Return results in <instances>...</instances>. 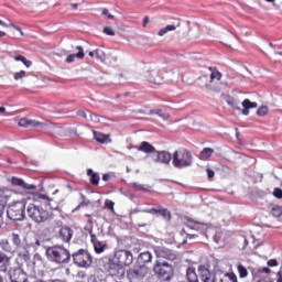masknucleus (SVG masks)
Wrapping results in <instances>:
<instances>
[{
  "label": "nucleus",
  "mask_w": 282,
  "mask_h": 282,
  "mask_svg": "<svg viewBox=\"0 0 282 282\" xmlns=\"http://www.w3.org/2000/svg\"><path fill=\"white\" fill-rule=\"evenodd\" d=\"M0 25H1V28H12V23H6V22H3V20H0Z\"/></svg>",
  "instance_id": "6e6d98bb"
},
{
  "label": "nucleus",
  "mask_w": 282,
  "mask_h": 282,
  "mask_svg": "<svg viewBox=\"0 0 282 282\" xmlns=\"http://www.w3.org/2000/svg\"><path fill=\"white\" fill-rule=\"evenodd\" d=\"M139 261L141 263H151V261H153V254L149 251L141 252L139 256Z\"/></svg>",
  "instance_id": "c85d7f7f"
},
{
  "label": "nucleus",
  "mask_w": 282,
  "mask_h": 282,
  "mask_svg": "<svg viewBox=\"0 0 282 282\" xmlns=\"http://www.w3.org/2000/svg\"><path fill=\"white\" fill-rule=\"evenodd\" d=\"M132 188L134 191H149V185L140 184V183H131Z\"/></svg>",
  "instance_id": "4c0bfd02"
},
{
  "label": "nucleus",
  "mask_w": 282,
  "mask_h": 282,
  "mask_svg": "<svg viewBox=\"0 0 282 282\" xmlns=\"http://www.w3.org/2000/svg\"><path fill=\"white\" fill-rule=\"evenodd\" d=\"M14 61H18V62L23 63V65H25V67H32V61H29V59L25 58V56H23V55H17V56H14Z\"/></svg>",
  "instance_id": "f704fd0d"
},
{
  "label": "nucleus",
  "mask_w": 282,
  "mask_h": 282,
  "mask_svg": "<svg viewBox=\"0 0 282 282\" xmlns=\"http://www.w3.org/2000/svg\"><path fill=\"white\" fill-rule=\"evenodd\" d=\"M76 50H78V54H80V53L85 54L83 46H76Z\"/></svg>",
  "instance_id": "0e129e2a"
},
{
  "label": "nucleus",
  "mask_w": 282,
  "mask_h": 282,
  "mask_svg": "<svg viewBox=\"0 0 282 282\" xmlns=\"http://www.w3.org/2000/svg\"><path fill=\"white\" fill-rule=\"evenodd\" d=\"M186 280L188 282H199V278L197 276V272L194 267H189L186 270Z\"/></svg>",
  "instance_id": "4be33fe9"
},
{
  "label": "nucleus",
  "mask_w": 282,
  "mask_h": 282,
  "mask_svg": "<svg viewBox=\"0 0 282 282\" xmlns=\"http://www.w3.org/2000/svg\"><path fill=\"white\" fill-rule=\"evenodd\" d=\"M101 14H104L105 17H108L109 19H113V15L109 13L108 9H104Z\"/></svg>",
  "instance_id": "5fc2aeb1"
},
{
  "label": "nucleus",
  "mask_w": 282,
  "mask_h": 282,
  "mask_svg": "<svg viewBox=\"0 0 282 282\" xmlns=\"http://www.w3.org/2000/svg\"><path fill=\"white\" fill-rule=\"evenodd\" d=\"M88 282H105V279L94 274L88 278Z\"/></svg>",
  "instance_id": "37998d69"
},
{
  "label": "nucleus",
  "mask_w": 282,
  "mask_h": 282,
  "mask_svg": "<svg viewBox=\"0 0 282 282\" xmlns=\"http://www.w3.org/2000/svg\"><path fill=\"white\" fill-rule=\"evenodd\" d=\"M95 139L99 144H107L108 142H111L109 134H105L102 132L94 131Z\"/></svg>",
  "instance_id": "393cba45"
},
{
  "label": "nucleus",
  "mask_w": 282,
  "mask_h": 282,
  "mask_svg": "<svg viewBox=\"0 0 282 282\" xmlns=\"http://www.w3.org/2000/svg\"><path fill=\"white\" fill-rule=\"evenodd\" d=\"M88 56H90V58H94L96 56V51H90L88 53Z\"/></svg>",
  "instance_id": "69168bd1"
},
{
  "label": "nucleus",
  "mask_w": 282,
  "mask_h": 282,
  "mask_svg": "<svg viewBox=\"0 0 282 282\" xmlns=\"http://www.w3.org/2000/svg\"><path fill=\"white\" fill-rule=\"evenodd\" d=\"M198 276L202 282H217V274L210 271L209 262L198 264Z\"/></svg>",
  "instance_id": "6e6552de"
},
{
  "label": "nucleus",
  "mask_w": 282,
  "mask_h": 282,
  "mask_svg": "<svg viewBox=\"0 0 282 282\" xmlns=\"http://www.w3.org/2000/svg\"><path fill=\"white\" fill-rule=\"evenodd\" d=\"M109 180H111V176L109 174H104L102 175V181L104 182H109Z\"/></svg>",
  "instance_id": "13d9d810"
},
{
  "label": "nucleus",
  "mask_w": 282,
  "mask_h": 282,
  "mask_svg": "<svg viewBox=\"0 0 282 282\" xmlns=\"http://www.w3.org/2000/svg\"><path fill=\"white\" fill-rule=\"evenodd\" d=\"M213 153H215L213 148H204L199 153V160H209L213 156Z\"/></svg>",
  "instance_id": "cd10ccee"
},
{
  "label": "nucleus",
  "mask_w": 282,
  "mask_h": 282,
  "mask_svg": "<svg viewBox=\"0 0 282 282\" xmlns=\"http://www.w3.org/2000/svg\"><path fill=\"white\" fill-rule=\"evenodd\" d=\"M104 263L105 270H113V268H122L124 265H131L133 263V253L129 250H118L115 253L113 260L109 257H105L99 260V264Z\"/></svg>",
  "instance_id": "f257e3e1"
},
{
  "label": "nucleus",
  "mask_w": 282,
  "mask_h": 282,
  "mask_svg": "<svg viewBox=\"0 0 282 282\" xmlns=\"http://www.w3.org/2000/svg\"><path fill=\"white\" fill-rule=\"evenodd\" d=\"M18 259L24 263H30V251L25 247L17 248Z\"/></svg>",
  "instance_id": "6ab92c4d"
},
{
  "label": "nucleus",
  "mask_w": 282,
  "mask_h": 282,
  "mask_svg": "<svg viewBox=\"0 0 282 282\" xmlns=\"http://www.w3.org/2000/svg\"><path fill=\"white\" fill-rule=\"evenodd\" d=\"M147 23H149V17H145L143 19V26L147 28Z\"/></svg>",
  "instance_id": "338daca9"
},
{
  "label": "nucleus",
  "mask_w": 282,
  "mask_h": 282,
  "mask_svg": "<svg viewBox=\"0 0 282 282\" xmlns=\"http://www.w3.org/2000/svg\"><path fill=\"white\" fill-rule=\"evenodd\" d=\"M19 126L20 127H24V128H30V127H33V128H36V127H45V123L43 122H40V121H36V120H32V119H28V118H22L20 119L19 121Z\"/></svg>",
  "instance_id": "f3484780"
},
{
  "label": "nucleus",
  "mask_w": 282,
  "mask_h": 282,
  "mask_svg": "<svg viewBox=\"0 0 282 282\" xmlns=\"http://www.w3.org/2000/svg\"><path fill=\"white\" fill-rule=\"evenodd\" d=\"M260 272H264L265 274H270V272H272V270H270V268L265 267L262 270H260Z\"/></svg>",
  "instance_id": "bf43d9fd"
},
{
  "label": "nucleus",
  "mask_w": 282,
  "mask_h": 282,
  "mask_svg": "<svg viewBox=\"0 0 282 282\" xmlns=\"http://www.w3.org/2000/svg\"><path fill=\"white\" fill-rule=\"evenodd\" d=\"M77 116H80L82 118H86L87 119V112H85V110L77 111Z\"/></svg>",
  "instance_id": "4d7b16f0"
},
{
  "label": "nucleus",
  "mask_w": 282,
  "mask_h": 282,
  "mask_svg": "<svg viewBox=\"0 0 282 282\" xmlns=\"http://www.w3.org/2000/svg\"><path fill=\"white\" fill-rule=\"evenodd\" d=\"M14 80H21V78H25V70H20L14 74L13 76Z\"/></svg>",
  "instance_id": "49530a36"
},
{
  "label": "nucleus",
  "mask_w": 282,
  "mask_h": 282,
  "mask_svg": "<svg viewBox=\"0 0 282 282\" xmlns=\"http://www.w3.org/2000/svg\"><path fill=\"white\" fill-rule=\"evenodd\" d=\"M177 28H180V22H177V24H169L163 29H160L159 31V36H164L165 34H169V32H175L177 30Z\"/></svg>",
  "instance_id": "bb28decb"
},
{
  "label": "nucleus",
  "mask_w": 282,
  "mask_h": 282,
  "mask_svg": "<svg viewBox=\"0 0 282 282\" xmlns=\"http://www.w3.org/2000/svg\"><path fill=\"white\" fill-rule=\"evenodd\" d=\"M39 199H41L44 204H47V206H50L51 210H58V206L55 205L54 206V200L52 198H50V196L45 195V194H40Z\"/></svg>",
  "instance_id": "b1692460"
},
{
  "label": "nucleus",
  "mask_w": 282,
  "mask_h": 282,
  "mask_svg": "<svg viewBox=\"0 0 282 282\" xmlns=\"http://www.w3.org/2000/svg\"><path fill=\"white\" fill-rule=\"evenodd\" d=\"M11 28H14V30H17L18 32H20L21 36H23V30H21V28L17 26V25H11Z\"/></svg>",
  "instance_id": "052dcab7"
},
{
  "label": "nucleus",
  "mask_w": 282,
  "mask_h": 282,
  "mask_svg": "<svg viewBox=\"0 0 282 282\" xmlns=\"http://www.w3.org/2000/svg\"><path fill=\"white\" fill-rule=\"evenodd\" d=\"M75 265L78 268H91L94 258L91 253L85 249H79L77 252L72 254Z\"/></svg>",
  "instance_id": "0eeeda50"
},
{
  "label": "nucleus",
  "mask_w": 282,
  "mask_h": 282,
  "mask_svg": "<svg viewBox=\"0 0 282 282\" xmlns=\"http://www.w3.org/2000/svg\"><path fill=\"white\" fill-rule=\"evenodd\" d=\"M87 175L88 177H90V184H93L94 186H98V184H100V175L94 172V170L88 169Z\"/></svg>",
  "instance_id": "a878e982"
},
{
  "label": "nucleus",
  "mask_w": 282,
  "mask_h": 282,
  "mask_svg": "<svg viewBox=\"0 0 282 282\" xmlns=\"http://www.w3.org/2000/svg\"><path fill=\"white\" fill-rule=\"evenodd\" d=\"M41 240H36L35 242H34V246H36V247H39V246H41Z\"/></svg>",
  "instance_id": "774afa93"
},
{
  "label": "nucleus",
  "mask_w": 282,
  "mask_h": 282,
  "mask_svg": "<svg viewBox=\"0 0 282 282\" xmlns=\"http://www.w3.org/2000/svg\"><path fill=\"white\" fill-rule=\"evenodd\" d=\"M271 215L273 217H282V207L281 206H273L271 208Z\"/></svg>",
  "instance_id": "e433bc0d"
},
{
  "label": "nucleus",
  "mask_w": 282,
  "mask_h": 282,
  "mask_svg": "<svg viewBox=\"0 0 282 282\" xmlns=\"http://www.w3.org/2000/svg\"><path fill=\"white\" fill-rule=\"evenodd\" d=\"M12 186H18V188H23L24 191H36V185H30L17 176L11 177Z\"/></svg>",
  "instance_id": "dca6fc26"
},
{
  "label": "nucleus",
  "mask_w": 282,
  "mask_h": 282,
  "mask_svg": "<svg viewBox=\"0 0 282 282\" xmlns=\"http://www.w3.org/2000/svg\"><path fill=\"white\" fill-rule=\"evenodd\" d=\"M26 215L35 224H45V221H50V219H54V214L43 209V207L36 204L28 205Z\"/></svg>",
  "instance_id": "7ed1b4c3"
},
{
  "label": "nucleus",
  "mask_w": 282,
  "mask_h": 282,
  "mask_svg": "<svg viewBox=\"0 0 282 282\" xmlns=\"http://www.w3.org/2000/svg\"><path fill=\"white\" fill-rule=\"evenodd\" d=\"M7 216L12 221H23L25 219V202L20 200L9 205Z\"/></svg>",
  "instance_id": "423d86ee"
},
{
  "label": "nucleus",
  "mask_w": 282,
  "mask_h": 282,
  "mask_svg": "<svg viewBox=\"0 0 282 282\" xmlns=\"http://www.w3.org/2000/svg\"><path fill=\"white\" fill-rule=\"evenodd\" d=\"M144 213H148L150 215H158V213H160V209H155L154 207H152L150 209H145Z\"/></svg>",
  "instance_id": "864d4df0"
},
{
  "label": "nucleus",
  "mask_w": 282,
  "mask_h": 282,
  "mask_svg": "<svg viewBox=\"0 0 282 282\" xmlns=\"http://www.w3.org/2000/svg\"><path fill=\"white\" fill-rule=\"evenodd\" d=\"M11 238H12L13 246H17V248H22L21 247V236H19L18 234H12Z\"/></svg>",
  "instance_id": "58836bf2"
},
{
  "label": "nucleus",
  "mask_w": 282,
  "mask_h": 282,
  "mask_svg": "<svg viewBox=\"0 0 282 282\" xmlns=\"http://www.w3.org/2000/svg\"><path fill=\"white\" fill-rule=\"evenodd\" d=\"M273 195L276 197V199H282V189L279 187H275L273 189Z\"/></svg>",
  "instance_id": "09e8293b"
},
{
  "label": "nucleus",
  "mask_w": 282,
  "mask_h": 282,
  "mask_svg": "<svg viewBox=\"0 0 282 282\" xmlns=\"http://www.w3.org/2000/svg\"><path fill=\"white\" fill-rule=\"evenodd\" d=\"M159 215H162L167 221H171V212L166 208H160Z\"/></svg>",
  "instance_id": "ea45409f"
},
{
  "label": "nucleus",
  "mask_w": 282,
  "mask_h": 282,
  "mask_svg": "<svg viewBox=\"0 0 282 282\" xmlns=\"http://www.w3.org/2000/svg\"><path fill=\"white\" fill-rule=\"evenodd\" d=\"M172 164L175 169L193 166V154L188 150H176L172 155Z\"/></svg>",
  "instance_id": "39448f33"
},
{
  "label": "nucleus",
  "mask_w": 282,
  "mask_h": 282,
  "mask_svg": "<svg viewBox=\"0 0 282 282\" xmlns=\"http://www.w3.org/2000/svg\"><path fill=\"white\" fill-rule=\"evenodd\" d=\"M6 204H8V195H6V192L0 188V221H3Z\"/></svg>",
  "instance_id": "aec40b11"
},
{
  "label": "nucleus",
  "mask_w": 282,
  "mask_h": 282,
  "mask_svg": "<svg viewBox=\"0 0 282 282\" xmlns=\"http://www.w3.org/2000/svg\"><path fill=\"white\" fill-rule=\"evenodd\" d=\"M225 276L227 279H229V281H231V282H238L237 274H235V272L225 273Z\"/></svg>",
  "instance_id": "c03bdc74"
},
{
  "label": "nucleus",
  "mask_w": 282,
  "mask_h": 282,
  "mask_svg": "<svg viewBox=\"0 0 282 282\" xmlns=\"http://www.w3.org/2000/svg\"><path fill=\"white\" fill-rule=\"evenodd\" d=\"M89 113V118L93 122H100V116L94 113V112H88Z\"/></svg>",
  "instance_id": "8fccbe9b"
},
{
  "label": "nucleus",
  "mask_w": 282,
  "mask_h": 282,
  "mask_svg": "<svg viewBox=\"0 0 282 282\" xmlns=\"http://www.w3.org/2000/svg\"><path fill=\"white\" fill-rule=\"evenodd\" d=\"M153 272L161 281H171L173 276H175V268L173 264L162 260L154 262Z\"/></svg>",
  "instance_id": "20e7f679"
},
{
  "label": "nucleus",
  "mask_w": 282,
  "mask_h": 282,
  "mask_svg": "<svg viewBox=\"0 0 282 282\" xmlns=\"http://www.w3.org/2000/svg\"><path fill=\"white\" fill-rule=\"evenodd\" d=\"M267 265H269V268H276V265H279V261H276V259H271L267 262Z\"/></svg>",
  "instance_id": "3c124183"
},
{
  "label": "nucleus",
  "mask_w": 282,
  "mask_h": 282,
  "mask_svg": "<svg viewBox=\"0 0 282 282\" xmlns=\"http://www.w3.org/2000/svg\"><path fill=\"white\" fill-rule=\"evenodd\" d=\"M240 279H246L248 276V269L243 264H238L237 267Z\"/></svg>",
  "instance_id": "c9c22d12"
},
{
  "label": "nucleus",
  "mask_w": 282,
  "mask_h": 282,
  "mask_svg": "<svg viewBox=\"0 0 282 282\" xmlns=\"http://www.w3.org/2000/svg\"><path fill=\"white\" fill-rule=\"evenodd\" d=\"M95 56L96 59L99 61V63H105V61H107V53H105L102 48H96Z\"/></svg>",
  "instance_id": "7c9ffc66"
},
{
  "label": "nucleus",
  "mask_w": 282,
  "mask_h": 282,
  "mask_svg": "<svg viewBox=\"0 0 282 282\" xmlns=\"http://www.w3.org/2000/svg\"><path fill=\"white\" fill-rule=\"evenodd\" d=\"M241 105L243 107L242 116H250V109H257L259 107L256 101H250V99H245Z\"/></svg>",
  "instance_id": "a211bd4d"
},
{
  "label": "nucleus",
  "mask_w": 282,
  "mask_h": 282,
  "mask_svg": "<svg viewBox=\"0 0 282 282\" xmlns=\"http://www.w3.org/2000/svg\"><path fill=\"white\" fill-rule=\"evenodd\" d=\"M206 173H207L208 180H213V177H215V171L210 170V167L206 169Z\"/></svg>",
  "instance_id": "603ef678"
},
{
  "label": "nucleus",
  "mask_w": 282,
  "mask_h": 282,
  "mask_svg": "<svg viewBox=\"0 0 282 282\" xmlns=\"http://www.w3.org/2000/svg\"><path fill=\"white\" fill-rule=\"evenodd\" d=\"M90 241L94 246V250H95L96 254H102V252H105V250H107V248H109L107 246V242L100 241L98 239V237L96 236V234L90 232Z\"/></svg>",
  "instance_id": "4468645a"
},
{
  "label": "nucleus",
  "mask_w": 282,
  "mask_h": 282,
  "mask_svg": "<svg viewBox=\"0 0 282 282\" xmlns=\"http://www.w3.org/2000/svg\"><path fill=\"white\" fill-rule=\"evenodd\" d=\"M104 32L107 34V36H116V31H113L111 26L104 28Z\"/></svg>",
  "instance_id": "a18cd8bd"
},
{
  "label": "nucleus",
  "mask_w": 282,
  "mask_h": 282,
  "mask_svg": "<svg viewBox=\"0 0 282 282\" xmlns=\"http://www.w3.org/2000/svg\"><path fill=\"white\" fill-rule=\"evenodd\" d=\"M213 239H214L215 243H219V241H220V238H219V236H217V234H215L213 236Z\"/></svg>",
  "instance_id": "680f3d73"
},
{
  "label": "nucleus",
  "mask_w": 282,
  "mask_h": 282,
  "mask_svg": "<svg viewBox=\"0 0 282 282\" xmlns=\"http://www.w3.org/2000/svg\"><path fill=\"white\" fill-rule=\"evenodd\" d=\"M226 102H227V105H228L229 107H232V108L236 109V110H239V109H240V108L237 106L238 102H237V100H235V98H228V99L226 100Z\"/></svg>",
  "instance_id": "a19ab883"
},
{
  "label": "nucleus",
  "mask_w": 282,
  "mask_h": 282,
  "mask_svg": "<svg viewBox=\"0 0 282 282\" xmlns=\"http://www.w3.org/2000/svg\"><path fill=\"white\" fill-rule=\"evenodd\" d=\"M148 273L149 269L147 265L137 263L132 269L128 270V279H130V281L144 279Z\"/></svg>",
  "instance_id": "9d476101"
},
{
  "label": "nucleus",
  "mask_w": 282,
  "mask_h": 282,
  "mask_svg": "<svg viewBox=\"0 0 282 282\" xmlns=\"http://www.w3.org/2000/svg\"><path fill=\"white\" fill-rule=\"evenodd\" d=\"M154 252L159 259L166 261H177V252L164 247H155Z\"/></svg>",
  "instance_id": "9b49d317"
},
{
  "label": "nucleus",
  "mask_w": 282,
  "mask_h": 282,
  "mask_svg": "<svg viewBox=\"0 0 282 282\" xmlns=\"http://www.w3.org/2000/svg\"><path fill=\"white\" fill-rule=\"evenodd\" d=\"M156 155L153 156V161L156 164H171V160H173V155L169 151H156Z\"/></svg>",
  "instance_id": "2eb2a0df"
},
{
  "label": "nucleus",
  "mask_w": 282,
  "mask_h": 282,
  "mask_svg": "<svg viewBox=\"0 0 282 282\" xmlns=\"http://www.w3.org/2000/svg\"><path fill=\"white\" fill-rule=\"evenodd\" d=\"M10 268V257L6 253H0V272H8Z\"/></svg>",
  "instance_id": "412c9836"
},
{
  "label": "nucleus",
  "mask_w": 282,
  "mask_h": 282,
  "mask_svg": "<svg viewBox=\"0 0 282 282\" xmlns=\"http://www.w3.org/2000/svg\"><path fill=\"white\" fill-rule=\"evenodd\" d=\"M9 279L11 282H25L28 281V276L23 272L21 268H11L9 270Z\"/></svg>",
  "instance_id": "ddd939ff"
},
{
  "label": "nucleus",
  "mask_w": 282,
  "mask_h": 282,
  "mask_svg": "<svg viewBox=\"0 0 282 282\" xmlns=\"http://www.w3.org/2000/svg\"><path fill=\"white\" fill-rule=\"evenodd\" d=\"M47 261L55 263L56 265H63V263H69L72 261V253L69 249L64 248L61 245L47 247L45 251Z\"/></svg>",
  "instance_id": "f03ea898"
},
{
  "label": "nucleus",
  "mask_w": 282,
  "mask_h": 282,
  "mask_svg": "<svg viewBox=\"0 0 282 282\" xmlns=\"http://www.w3.org/2000/svg\"><path fill=\"white\" fill-rule=\"evenodd\" d=\"M105 205L108 210H111V213H113V206H116V203H113V200L106 199Z\"/></svg>",
  "instance_id": "de8ad7c7"
},
{
  "label": "nucleus",
  "mask_w": 282,
  "mask_h": 282,
  "mask_svg": "<svg viewBox=\"0 0 282 282\" xmlns=\"http://www.w3.org/2000/svg\"><path fill=\"white\" fill-rule=\"evenodd\" d=\"M138 151H142L143 153H156L158 150H155V147H153L151 143L143 141L138 148Z\"/></svg>",
  "instance_id": "5701e85b"
},
{
  "label": "nucleus",
  "mask_w": 282,
  "mask_h": 282,
  "mask_svg": "<svg viewBox=\"0 0 282 282\" xmlns=\"http://www.w3.org/2000/svg\"><path fill=\"white\" fill-rule=\"evenodd\" d=\"M72 237H74V229L72 227L63 226L59 228L57 232V239L63 243H69L72 241Z\"/></svg>",
  "instance_id": "f8f14e48"
},
{
  "label": "nucleus",
  "mask_w": 282,
  "mask_h": 282,
  "mask_svg": "<svg viewBox=\"0 0 282 282\" xmlns=\"http://www.w3.org/2000/svg\"><path fill=\"white\" fill-rule=\"evenodd\" d=\"M257 115L260 117L268 115V106H262L257 110Z\"/></svg>",
  "instance_id": "79ce46f5"
},
{
  "label": "nucleus",
  "mask_w": 282,
  "mask_h": 282,
  "mask_svg": "<svg viewBox=\"0 0 282 282\" xmlns=\"http://www.w3.org/2000/svg\"><path fill=\"white\" fill-rule=\"evenodd\" d=\"M151 116H159V118H162L163 120H167L169 112L164 109H152L150 110Z\"/></svg>",
  "instance_id": "c756f323"
},
{
  "label": "nucleus",
  "mask_w": 282,
  "mask_h": 282,
  "mask_svg": "<svg viewBox=\"0 0 282 282\" xmlns=\"http://www.w3.org/2000/svg\"><path fill=\"white\" fill-rule=\"evenodd\" d=\"M76 58H79V61H83V58H85V54L83 53L70 54L66 57V63H74Z\"/></svg>",
  "instance_id": "473e14b6"
},
{
  "label": "nucleus",
  "mask_w": 282,
  "mask_h": 282,
  "mask_svg": "<svg viewBox=\"0 0 282 282\" xmlns=\"http://www.w3.org/2000/svg\"><path fill=\"white\" fill-rule=\"evenodd\" d=\"M212 74H210V82L213 83L214 80H221V73L217 70V68H209Z\"/></svg>",
  "instance_id": "72a5a7b5"
},
{
  "label": "nucleus",
  "mask_w": 282,
  "mask_h": 282,
  "mask_svg": "<svg viewBox=\"0 0 282 282\" xmlns=\"http://www.w3.org/2000/svg\"><path fill=\"white\" fill-rule=\"evenodd\" d=\"M145 78L153 85H162L164 80V70H161L156 65H151L145 73Z\"/></svg>",
  "instance_id": "1a4fd4ad"
},
{
  "label": "nucleus",
  "mask_w": 282,
  "mask_h": 282,
  "mask_svg": "<svg viewBox=\"0 0 282 282\" xmlns=\"http://www.w3.org/2000/svg\"><path fill=\"white\" fill-rule=\"evenodd\" d=\"M82 202L78 204V206L73 210V213H76V210H80V208L85 206H89L91 204L90 199H87L83 194H80Z\"/></svg>",
  "instance_id": "2f4dec72"
},
{
  "label": "nucleus",
  "mask_w": 282,
  "mask_h": 282,
  "mask_svg": "<svg viewBox=\"0 0 282 282\" xmlns=\"http://www.w3.org/2000/svg\"><path fill=\"white\" fill-rule=\"evenodd\" d=\"M276 282H282V272L281 271L278 272V280H276Z\"/></svg>",
  "instance_id": "e2e57ef3"
}]
</instances>
